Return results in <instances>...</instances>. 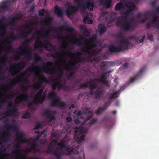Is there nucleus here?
I'll return each mask as SVG.
<instances>
[{
    "label": "nucleus",
    "mask_w": 159,
    "mask_h": 159,
    "mask_svg": "<svg viewBox=\"0 0 159 159\" xmlns=\"http://www.w3.org/2000/svg\"><path fill=\"white\" fill-rule=\"evenodd\" d=\"M46 97V92H44L43 94L41 95V97H40L38 100H36L35 99H33V101L34 103H42L45 101Z\"/></svg>",
    "instance_id": "obj_28"
},
{
    "label": "nucleus",
    "mask_w": 159,
    "mask_h": 159,
    "mask_svg": "<svg viewBox=\"0 0 159 159\" xmlns=\"http://www.w3.org/2000/svg\"><path fill=\"white\" fill-rule=\"evenodd\" d=\"M28 151L29 152H32L35 154L37 153H39L40 149L38 144L35 143L32 144L31 148L28 149Z\"/></svg>",
    "instance_id": "obj_19"
},
{
    "label": "nucleus",
    "mask_w": 159,
    "mask_h": 159,
    "mask_svg": "<svg viewBox=\"0 0 159 159\" xmlns=\"http://www.w3.org/2000/svg\"><path fill=\"white\" fill-rule=\"evenodd\" d=\"M105 90L98 89L94 92V98L96 99H100L104 93Z\"/></svg>",
    "instance_id": "obj_27"
},
{
    "label": "nucleus",
    "mask_w": 159,
    "mask_h": 159,
    "mask_svg": "<svg viewBox=\"0 0 159 159\" xmlns=\"http://www.w3.org/2000/svg\"><path fill=\"white\" fill-rule=\"evenodd\" d=\"M93 81H99L101 82L102 84L107 87L109 86V84L108 82V80H103L101 79V78H94L93 79Z\"/></svg>",
    "instance_id": "obj_35"
},
{
    "label": "nucleus",
    "mask_w": 159,
    "mask_h": 159,
    "mask_svg": "<svg viewBox=\"0 0 159 159\" xmlns=\"http://www.w3.org/2000/svg\"><path fill=\"white\" fill-rule=\"evenodd\" d=\"M111 71H107L106 72H105L101 76V77L100 78H101V79L103 80H106V79L107 78V77H108V75H107V74H109L110 72H111Z\"/></svg>",
    "instance_id": "obj_49"
},
{
    "label": "nucleus",
    "mask_w": 159,
    "mask_h": 159,
    "mask_svg": "<svg viewBox=\"0 0 159 159\" xmlns=\"http://www.w3.org/2000/svg\"><path fill=\"white\" fill-rule=\"evenodd\" d=\"M93 79H92L90 81H87L86 82V83L89 85V89L91 90H93L95 89L97 86V82L98 81H93Z\"/></svg>",
    "instance_id": "obj_29"
},
{
    "label": "nucleus",
    "mask_w": 159,
    "mask_h": 159,
    "mask_svg": "<svg viewBox=\"0 0 159 159\" xmlns=\"http://www.w3.org/2000/svg\"><path fill=\"white\" fill-rule=\"evenodd\" d=\"M45 12H48V11H45L44 9H42L39 10L38 12V14L39 16H43L44 15Z\"/></svg>",
    "instance_id": "obj_54"
},
{
    "label": "nucleus",
    "mask_w": 159,
    "mask_h": 159,
    "mask_svg": "<svg viewBox=\"0 0 159 159\" xmlns=\"http://www.w3.org/2000/svg\"><path fill=\"white\" fill-rule=\"evenodd\" d=\"M20 80H18L16 81L15 79H13L11 81V83L10 85L7 87V90H10L11 89L13 88V87L16 84L19 82Z\"/></svg>",
    "instance_id": "obj_39"
},
{
    "label": "nucleus",
    "mask_w": 159,
    "mask_h": 159,
    "mask_svg": "<svg viewBox=\"0 0 159 159\" xmlns=\"http://www.w3.org/2000/svg\"><path fill=\"white\" fill-rule=\"evenodd\" d=\"M88 84L86 83V82L85 83L82 84H81L80 86V88L81 89H83L84 87L87 88L88 87Z\"/></svg>",
    "instance_id": "obj_62"
},
{
    "label": "nucleus",
    "mask_w": 159,
    "mask_h": 159,
    "mask_svg": "<svg viewBox=\"0 0 159 159\" xmlns=\"http://www.w3.org/2000/svg\"><path fill=\"white\" fill-rule=\"evenodd\" d=\"M146 68V66H144L141 67L139 72L134 77L130 78L129 82L131 83L133 82L139 78L141 74L145 71Z\"/></svg>",
    "instance_id": "obj_18"
},
{
    "label": "nucleus",
    "mask_w": 159,
    "mask_h": 159,
    "mask_svg": "<svg viewBox=\"0 0 159 159\" xmlns=\"http://www.w3.org/2000/svg\"><path fill=\"white\" fill-rule=\"evenodd\" d=\"M126 7L132 11L134 10L136 7L135 5L132 2H129L126 4Z\"/></svg>",
    "instance_id": "obj_44"
},
{
    "label": "nucleus",
    "mask_w": 159,
    "mask_h": 159,
    "mask_svg": "<svg viewBox=\"0 0 159 159\" xmlns=\"http://www.w3.org/2000/svg\"><path fill=\"white\" fill-rule=\"evenodd\" d=\"M20 80H18L16 81L15 79H13L11 81V83L10 85L7 87V90H10L11 89L13 88V87L16 84L19 82Z\"/></svg>",
    "instance_id": "obj_38"
},
{
    "label": "nucleus",
    "mask_w": 159,
    "mask_h": 159,
    "mask_svg": "<svg viewBox=\"0 0 159 159\" xmlns=\"http://www.w3.org/2000/svg\"><path fill=\"white\" fill-rule=\"evenodd\" d=\"M30 39H27L25 40L24 42L23 45L20 46L17 49L16 51L19 53V54L14 56V58L15 59H19L21 55H25L26 56L29 57L28 60H29L32 58V52L26 50L24 46L25 45L27 46L28 43H30Z\"/></svg>",
    "instance_id": "obj_4"
},
{
    "label": "nucleus",
    "mask_w": 159,
    "mask_h": 159,
    "mask_svg": "<svg viewBox=\"0 0 159 159\" xmlns=\"http://www.w3.org/2000/svg\"><path fill=\"white\" fill-rule=\"evenodd\" d=\"M26 64L27 63L26 62L22 61L19 62L17 64H14L13 66H17L21 70L25 67V66L26 65Z\"/></svg>",
    "instance_id": "obj_41"
},
{
    "label": "nucleus",
    "mask_w": 159,
    "mask_h": 159,
    "mask_svg": "<svg viewBox=\"0 0 159 159\" xmlns=\"http://www.w3.org/2000/svg\"><path fill=\"white\" fill-rule=\"evenodd\" d=\"M65 6L67 7L66 10V13L68 16L75 13L76 11L77 7H79L78 6L77 7H75L70 5V2L66 3L65 5Z\"/></svg>",
    "instance_id": "obj_16"
},
{
    "label": "nucleus",
    "mask_w": 159,
    "mask_h": 159,
    "mask_svg": "<svg viewBox=\"0 0 159 159\" xmlns=\"http://www.w3.org/2000/svg\"><path fill=\"white\" fill-rule=\"evenodd\" d=\"M52 21V19L50 17H48L46 19H44L42 21V23L44 24L46 26H47V29L48 31H44L43 28L41 29V31H36V33L39 36H40L43 37L46 40H45V44H43L41 41L40 38L38 37L37 38L35 43L34 44V47L37 48L39 47L41 48H44L46 49L48 48V46L52 48V49L54 50L55 48L54 47L48 40L49 37V32L53 31L56 32L57 31V28L55 27H53L50 25V24Z\"/></svg>",
    "instance_id": "obj_1"
},
{
    "label": "nucleus",
    "mask_w": 159,
    "mask_h": 159,
    "mask_svg": "<svg viewBox=\"0 0 159 159\" xmlns=\"http://www.w3.org/2000/svg\"><path fill=\"white\" fill-rule=\"evenodd\" d=\"M62 89L65 91H69L70 89V87L69 86L65 84V85L64 86V88Z\"/></svg>",
    "instance_id": "obj_64"
},
{
    "label": "nucleus",
    "mask_w": 159,
    "mask_h": 159,
    "mask_svg": "<svg viewBox=\"0 0 159 159\" xmlns=\"http://www.w3.org/2000/svg\"><path fill=\"white\" fill-rule=\"evenodd\" d=\"M30 12H34L35 11V7L34 5L31 6L30 9Z\"/></svg>",
    "instance_id": "obj_60"
},
{
    "label": "nucleus",
    "mask_w": 159,
    "mask_h": 159,
    "mask_svg": "<svg viewBox=\"0 0 159 159\" xmlns=\"http://www.w3.org/2000/svg\"><path fill=\"white\" fill-rule=\"evenodd\" d=\"M43 115L49 119L50 121L54 120L55 119V117L53 115L51 111L49 110H45L43 113Z\"/></svg>",
    "instance_id": "obj_22"
},
{
    "label": "nucleus",
    "mask_w": 159,
    "mask_h": 159,
    "mask_svg": "<svg viewBox=\"0 0 159 159\" xmlns=\"http://www.w3.org/2000/svg\"><path fill=\"white\" fill-rule=\"evenodd\" d=\"M9 70L11 72V74L12 75H14V74H13V73H16V72H17V70L16 68L12 69L11 68H9Z\"/></svg>",
    "instance_id": "obj_56"
},
{
    "label": "nucleus",
    "mask_w": 159,
    "mask_h": 159,
    "mask_svg": "<svg viewBox=\"0 0 159 159\" xmlns=\"http://www.w3.org/2000/svg\"><path fill=\"white\" fill-rule=\"evenodd\" d=\"M67 54L71 55H74L75 54L78 56V59H75L73 61L70 62V65L71 69L74 68L75 65L80 62H84L87 61L86 59L84 57H81V53L80 52H78L74 54L70 50H69L67 52Z\"/></svg>",
    "instance_id": "obj_9"
},
{
    "label": "nucleus",
    "mask_w": 159,
    "mask_h": 159,
    "mask_svg": "<svg viewBox=\"0 0 159 159\" xmlns=\"http://www.w3.org/2000/svg\"><path fill=\"white\" fill-rule=\"evenodd\" d=\"M39 67V66H34L33 67H30L29 68V69L27 70H26L25 72H23L22 73V74L23 75H25V73H28V72H31L32 71V70H33V69H34V68H37Z\"/></svg>",
    "instance_id": "obj_48"
},
{
    "label": "nucleus",
    "mask_w": 159,
    "mask_h": 159,
    "mask_svg": "<svg viewBox=\"0 0 159 159\" xmlns=\"http://www.w3.org/2000/svg\"><path fill=\"white\" fill-rule=\"evenodd\" d=\"M57 95L54 91H51L49 92L47 95V98L48 99H52L55 98Z\"/></svg>",
    "instance_id": "obj_45"
},
{
    "label": "nucleus",
    "mask_w": 159,
    "mask_h": 159,
    "mask_svg": "<svg viewBox=\"0 0 159 159\" xmlns=\"http://www.w3.org/2000/svg\"><path fill=\"white\" fill-rule=\"evenodd\" d=\"M43 89H41L39 90L37 92V93L35 95V99L36 100H38L39 99L41 96L43 92Z\"/></svg>",
    "instance_id": "obj_46"
},
{
    "label": "nucleus",
    "mask_w": 159,
    "mask_h": 159,
    "mask_svg": "<svg viewBox=\"0 0 159 159\" xmlns=\"http://www.w3.org/2000/svg\"><path fill=\"white\" fill-rule=\"evenodd\" d=\"M17 113V109L15 106H13L12 109L6 111L5 113V114L6 115L8 114H10V115H9V116H11V115L16 116Z\"/></svg>",
    "instance_id": "obj_30"
},
{
    "label": "nucleus",
    "mask_w": 159,
    "mask_h": 159,
    "mask_svg": "<svg viewBox=\"0 0 159 159\" xmlns=\"http://www.w3.org/2000/svg\"><path fill=\"white\" fill-rule=\"evenodd\" d=\"M41 126L42 125L40 123H38L36 125L34 129H39L41 127Z\"/></svg>",
    "instance_id": "obj_58"
},
{
    "label": "nucleus",
    "mask_w": 159,
    "mask_h": 159,
    "mask_svg": "<svg viewBox=\"0 0 159 159\" xmlns=\"http://www.w3.org/2000/svg\"><path fill=\"white\" fill-rule=\"evenodd\" d=\"M9 2L7 0L3 1L0 2V11H7L9 10Z\"/></svg>",
    "instance_id": "obj_23"
},
{
    "label": "nucleus",
    "mask_w": 159,
    "mask_h": 159,
    "mask_svg": "<svg viewBox=\"0 0 159 159\" xmlns=\"http://www.w3.org/2000/svg\"><path fill=\"white\" fill-rule=\"evenodd\" d=\"M31 115L28 112H27L24 113L22 115V117L24 119H27L30 117Z\"/></svg>",
    "instance_id": "obj_52"
},
{
    "label": "nucleus",
    "mask_w": 159,
    "mask_h": 159,
    "mask_svg": "<svg viewBox=\"0 0 159 159\" xmlns=\"http://www.w3.org/2000/svg\"><path fill=\"white\" fill-rule=\"evenodd\" d=\"M124 8V5L122 2L117 3L115 6V10L117 11H122Z\"/></svg>",
    "instance_id": "obj_36"
},
{
    "label": "nucleus",
    "mask_w": 159,
    "mask_h": 159,
    "mask_svg": "<svg viewBox=\"0 0 159 159\" xmlns=\"http://www.w3.org/2000/svg\"><path fill=\"white\" fill-rule=\"evenodd\" d=\"M107 28L105 24L99 23L98 25V32L100 35H101L107 31Z\"/></svg>",
    "instance_id": "obj_24"
},
{
    "label": "nucleus",
    "mask_w": 159,
    "mask_h": 159,
    "mask_svg": "<svg viewBox=\"0 0 159 159\" xmlns=\"http://www.w3.org/2000/svg\"><path fill=\"white\" fill-rule=\"evenodd\" d=\"M126 16L120 17L118 18L117 21L116 23L117 27L120 28L125 31H128L129 30H133V27L131 24V22L133 21V19H131L129 21L125 20L123 22H120V19L126 20Z\"/></svg>",
    "instance_id": "obj_5"
},
{
    "label": "nucleus",
    "mask_w": 159,
    "mask_h": 159,
    "mask_svg": "<svg viewBox=\"0 0 159 159\" xmlns=\"http://www.w3.org/2000/svg\"><path fill=\"white\" fill-rule=\"evenodd\" d=\"M34 57L35 60V62L36 63L38 61H41L42 60V58L38 53H35L34 56Z\"/></svg>",
    "instance_id": "obj_47"
},
{
    "label": "nucleus",
    "mask_w": 159,
    "mask_h": 159,
    "mask_svg": "<svg viewBox=\"0 0 159 159\" xmlns=\"http://www.w3.org/2000/svg\"><path fill=\"white\" fill-rule=\"evenodd\" d=\"M108 107V105L105 103L104 106L103 107H100L95 111V114L98 115L101 114Z\"/></svg>",
    "instance_id": "obj_37"
},
{
    "label": "nucleus",
    "mask_w": 159,
    "mask_h": 159,
    "mask_svg": "<svg viewBox=\"0 0 159 159\" xmlns=\"http://www.w3.org/2000/svg\"><path fill=\"white\" fill-rule=\"evenodd\" d=\"M4 127L7 130L3 133L1 137V139L4 142L6 141V140L5 139V138H8L11 135V134L9 131L10 130H13L16 131V136L22 139L21 141V143H27L29 142V140L26 138H24V133L22 132H19L15 124L10 125L9 123H7L4 126Z\"/></svg>",
    "instance_id": "obj_2"
},
{
    "label": "nucleus",
    "mask_w": 159,
    "mask_h": 159,
    "mask_svg": "<svg viewBox=\"0 0 159 159\" xmlns=\"http://www.w3.org/2000/svg\"><path fill=\"white\" fill-rule=\"evenodd\" d=\"M117 36L122 39L118 42V45L117 46H115L113 44H111L109 46L108 49L109 51L111 53L120 52L128 48L129 43L127 39H123L124 35L123 34L119 33L117 35Z\"/></svg>",
    "instance_id": "obj_3"
},
{
    "label": "nucleus",
    "mask_w": 159,
    "mask_h": 159,
    "mask_svg": "<svg viewBox=\"0 0 159 159\" xmlns=\"http://www.w3.org/2000/svg\"><path fill=\"white\" fill-rule=\"evenodd\" d=\"M30 97V95L27 93H22L20 95L17 96L15 98V103L17 104L22 101H27L29 100Z\"/></svg>",
    "instance_id": "obj_15"
},
{
    "label": "nucleus",
    "mask_w": 159,
    "mask_h": 159,
    "mask_svg": "<svg viewBox=\"0 0 159 159\" xmlns=\"http://www.w3.org/2000/svg\"><path fill=\"white\" fill-rule=\"evenodd\" d=\"M83 22L85 24H91L93 22V20L88 16L86 15L83 18Z\"/></svg>",
    "instance_id": "obj_43"
},
{
    "label": "nucleus",
    "mask_w": 159,
    "mask_h": 159,
    "mask_svg": "<svg viewBox=\"0 0 159 159\" xmlns=\"http://www.w3.org/2000/svg\"><path fill=\"white\" fill-rule=\"evenodd\" d=\"M63 68L64 69L67 70V72H66V74L68 78H70L72 77L74 74V72L71 70V68L67 65H64Z\"/></svg>",
    "instance_id": "obj_26"
},
{
    "label": "nucleus",
    "mask_w": 159,
    "mask_h": 159,
    "mask_svg": "<svg viewBox=\"0 0 159 159\" xmlns=\"http://www.w3.org/2000/svg\"><path fill=\"white\" fill-rule=\"evenodd\" d=\"M132 11L129 9L127 8L126 11L123 13L124 15H126L129 14L130 12Z\"/></svg>",
    "instance_id": "obj_57"
},
{
    "label": "nucleus",
    "mask_w": 159,
    "mask_h": 159,
    "mask_svg": "<svg viewBox=\"0 0 159 159\" xmlns=\"http://www.w3.org/2000/svg\"><path fill=\"white\" fill-rule=\"evenodd\" d=\"M75 131L74 136V139L76 140L77 143L80 144L84 140L85 136L83 134L84 133H87V129L84 127H81Z\"/></svg>",
    "instance_id": "obj_7"
},
{
    "label": "nucleus",
    "mask_w": 159,
    "mask_h": 159,
    "mask_svg": "<svg viewBox=\"0 0 159 159\" xmlns=\"http://www.w3.org/2000/svg\"><path fill=\"white\" fill-rule=\"evenodd\" d=\"M85 43L84 44L86 45L87 43L90 44V47L91 48H93L97 47L96 37L95 35H93L91 38L89 39L84 38Z\"/></svg>",
    "instance_id": "obj_17"
},
{
    "label": "nucleus",
    "mask_w": 159,
    "mask_h": 159,
    "mask_svg": "<svg viewBox=\"0 0 159 159\" xmlns=\"http://www.w3.org/2000/svg\"><path fill=\"white\" fill-rule=\"evenodd\" d=\"M57 145L61 146L62 148H64L65 147V143L63 140H61L60 142L58 143Z\"/></svg>",
    "instance_id": "obj_55"
},
{
    "label": "nucleus",
    "mask_w": 159,
    "mask_h": 159,
    "mask_svg": "<svg viewBox=\"0 0 159 159\" xmlns=\"http://www.w3.org/2000/svg\"><path fill=\"white\" fill-rule=\"evenodd\" d=\"M118 91H116L111 94H110L108 98V102H106L105 104L107 105H108V106L110 105L111 104V101L115 97V96L116 95V98H117V96L116 95L118 93Z\"/></svg>",
    "instance_id": "obj_33"
},
{
    "label": "nucleus",
    "mask_w": 159,
    "mask_h": 159,
    "mask_svg": "<svg viewBox=\"0 0 159 159\" xmlns=\"http://www.w3.org/2000/svg\"><path fill=\"white\" fill-rule=\"evenodd\" d=\"M34 75L38 77H40L39 80L36 82L35 84L33 85V88L35 89H39L41 88L42 84L44 82H45L46 83H50V80L46 78L44 75L39 76L37 72L34 73Z\"/></svg>",
    "instance_id": "obj_11"
},
{
    "label": "nucleus",
    "mask_w": 159,
    "mask_h": 159,
    "mask_svg": "<svg viewBox=\"0 0 159 159\" xmlns=\"http://www.w3.org/2000/svg\"><path fill=\"white\" fill-rule=\"evenodd\" d=\"M61 47L62 48L65 49H67L68 48V45L66 43L63 44L61 46Z\"/></svg>",
    "instance_id": "obj_59"
},
{
    "label": "nucleus",
    "mask_w": 159,
    "mask_h": 159,
    "mask_svg": "<svg viewBox=\"0 0 159 159\" xmlns=\"http://www.w3.org/2000/svg\"><path fill=\"white\" fill-rule=\"evenodd\" d=\"M66 150L68 151L70 153H71L73 152V149L72 148L70 147H67L66 148Z\"/></svg>",
    "instance_id": "obj_61"
},
{
    "label": "nucleus",
    "mask_w": 159,
    "mask_h": 159,
    "mask_svg": "<svg viewBox=\"0 0 159 159\" xmlns=\"http://www.w3.org/2000/svg\"><path fill=\"white\" fill-rule=\"evenodd\" d=\"M59 80H58L57 82L55 83L52 84L51 85V88L52 90H56L57 85H59Z\"/></svg>",
    "instance_id": "obj_53"
},
{
    "label": "nucleus",
    "mask_w": 159,
    "mask_h": 159,
    "mask_svg": "<svg viewBox=\"0 0 159 159\" xmlns=\"http://www.w3.org/2000/svg\"><path fill=\"white\" fill-rule=\"evenodd\" d=\"M7 25L3 23L0 24V36L3 37L7 32Z\"/></svg>",
    "instance_id": "obj_20"
},
{
    "label": "nucleus",
    "mask_w": 159,
    "mask_h": 159,
    "mask_svg": "<svg viewBox=\"0 0 159 159\" xmlns=\"http://www.w3.org/2000/svg\"><path fill=\"white\" fill-rule=\"evenodd\" d=\"M75 3L80 5L78 6L79 8H81L82 10H84L86 9H89L90 11H92L94 5L93 2L88 1L87 4H85L84 0H73Z\"/></svg>",
    "instance_id": "obj_10"
},
{
    "label": "nucleus",
    "mask_w": 159,
    "mask_h": 159,
    "mask_svg": "<svg viewBox=\"0 0 159 159\" xmlns=\"http://www.w3.org/2000/svg\"><path fill=\"white\" fill-rule=\"evenodd\" d=\"M22 17L20 16H14L12 17L11 20L9 22V24L11 25L14 26L16 21L20 20Z\"/></svg>",
    "instance_id": "obj_32"
},
{
    "label": "nucleus",
    "mask_w": 159,
    "mask_h": 159,
    "mask_svg": "<svg viewBox=\"0 0 159 159\" xmlns=\"http://www.w3.org/2000/svg\"><path fill=\"white\" fill-rule=\"evenodd\" d=\"M81 51L87 54L88 57L89 58H91L94 55L93 52L90 49L85 46L82 48Z\"/></svg>",
    "instance_id": "obj_21"
},
{
    "label": "nucleus",
    "mask_w": 159,
    "mask_h": 159,
    "mask_svg": "<svg viewBox=\"0 0 159 159\" xmlns=\"http://www.w3.org/2000/svg\"><path fill=\"white\" fill-rule=\"evenodd\" d=\"M61 31H63L65 30L69 32H72L74 31V29L71 27L66 26H61L57 28Z\"/></svg>",
    "instance_id": "obj_31"
},
{
    "label": "nucleus",
    "mask_w": 159,
    "mask_h": 159,
    "mask_svg": "<svg viewBox=\"0 0 159 159\" xmlns=\"http://www.w3.org/2000/svg\"><path fill=\"white\" fill-rule=\"evenodd\" d=\"M111 62L103 61L100 64V68L103 70H105L108 67L109 65L111 64Z\"/></svg>",
    "instance_id": "obj_34"
},
{
    "label": "nucleus",
    "mask_w": 159,
    "mask_h": 159,
    "mask_svg": "<svg viewBox=\"0 0 159 159\" xmlns=\"http://www.w3.org/2000/svg\"><path fill=\"white\" fill-rule=\"evenodd\" d=\"M81 30L83 32V34L86 37H88L90 34V32L87 29V28L84 26H80Z\"/></svg>",
    "instance_id": "obj_40"
},
{
    "label": "nucleus",
    "mask_w": 159,
    "mask_h": 159,
    "mask_svg": "<svg viewBox=\"0 0 159 159\" xmlns=\"http://www.w3.org/2000/svg\"><path fill=\"white\" fill-rule=\"evenodd\" d=\"M13 103L12 101H11L7 105V107L8 108H11L13 106Z\"/></svg>",
    "instance_id": "obj_63"
},
{
    "label": "nucleus",
    "mask_w": 159,
    "mask_h": 159,
    "mask_svg": "<svg viewBox=\"0 0 159 159\" xmlns=\"http://www.w3.org/2000/svg\"><path fill=\"white\" fill-rule=\"evenodd\" d=\"M69 43L72 44H77L80 45L82 44V40L81 39H77L75 40H70Z\"/></svg>",
    "instance_id": "obj_42"
},
{
    "label": "nucleus",
    "mask_w": 159,
    "mask_h": 159,
    "mask_svg": "<svg viewBox=\"0 0 159 159\" xmlns=\"http://www.w3.org/2000/svg\"><path fill=\"white\" fill-rule=\"evenodd\" d=\"M144 17L147 16H152V19L150 21L148 22L146 25V28L149 29L151 26V24H153V26L157 28L159 30V16L155 13H151L149 11L145 12L144 15Z\"/></svg>",
    "instance_id": "obj_6"
},
{
    "label": "nucleus",
    "mask_w": 159,
    "mask_h": 159,
    "mask_svg": "<svg viewBox=\"0 0 159 159\" xmlns=\"http://www.w3.org/2000/svg\"><path fill=\"white\" fill-rule=\"evenodd\" d=\"M57 147L55 150L53 149V148L52 146H48L44 152L47 154H52L56 157L57 159H61V153L60 152V149H61Z\"/></svg>",
    "instance_id": "obj_12"
},
{
    "label": "nucleus",
    "mask_w": 159,
    "mask_h": 159,
    "mask_svg": "<svg viewBox=\"0 0 159 159\" xmlns=\"http://www.w3.org/2000/svg\"><path fill=\"white\" fill-rule=\"evenodd\" d=\"M30 31H28L24 32L18 35H16L13 33H11L10 37L7 38V40L8 42L9 41H13L21 38H26L29 34Z\"/></svg>",
    "instance_id": "obj_13"
},
{
    "label": "nucleus",
    "mask_w": 159,
    "mask_h": 159,
    "mask_svg": "<svg viewBox=\"0 0 159 159\" xmlns=\"http://www.w3.org/2000/svg\"><path fill=\"white\" fill-rule=\"evenodd\" d=\"M59 53L57 52H55L54 53H51L48 56L52 57L56 59H57L58 57Z\"/></svg>",
    "instance_id": "obj_50"
},
{
    "label": "nucleus",
    "mask_w": 159,
    "mask_h": 159,
    "mask_svg": "<svg viewBox=\"0 0 159 159\" xmlns=\"http://www.w3.org/2000/svg\"><path fill=\"white\" fill-rule=\"evenodd\" d=\"M43 66L42 70L48 74L54 75L58 72V69L53 67V64L52 62L48 61L46 63H43Z\"/></svg>",
    "instance_id": "obj_8"
},
{
    "label": "nucleus",
    "mask_w": 159,
    "mask_h": 159,
    "mask_svg": "<svg viewBox=\"0 0 159 159\" xmlns=\"http://www.w3.org/2000/svg\"><path fill=\"white\" fill-rule=\"evenodd\" d=\"M54 13L58 17H62L64 14L63 9L58 6H56L54 7Z\"/></svg>",
    "instance_id": "obj_25"
},
{
    "label": "nucleus",
    "mask_w": 159,
    "mask_h": 159,
    "mask_svg": "<svg viewBox=\"0 0 159 159\" xmlns=\"http://www.w3.org/2000/svg\"><path fill=\"white\" fill-rule=\"evenodd\" d=\"M8 37H7L6 39V41L8 42V43L10 44V45H9L8 47H7L6 48V50L8 51V52H9L10 51H11L13 49V48L12 46L10 44H11V43L12 42V41H8V40H7V38H8Z\"/></svg>",
    "instance_id": "obj_51"
},
{
    "label": "nucleus",
    "mask_w": 159,
    "mask_h": 159,
    "mask_svg": "<svg viewBox=\"0 0 159 159\" xmlns=\"http://www.w3.org/2000/svg\"><path fill=\"white\" fill-rule=\"evenodd\" d=\"M50 106L52 107H57L61 109H65L66 107V104L64 102L60 100L59 98L57 97L52 101Z\"/></svg>",
    "instance_id": "obj_14"
}]
</instances>
